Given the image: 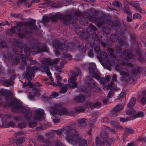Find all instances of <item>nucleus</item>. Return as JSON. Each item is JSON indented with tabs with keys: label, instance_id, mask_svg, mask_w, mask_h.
Here are the masks:
<instances>
[{
	"label": "nucleus",
	"instance_id": "nucleus-4",
	"mask_svg": "<svg viewBox=\"0 0 146 146\" xmlns=\"http://www.w3.org/2000/svg\"><path fill=\"white\" fill-rule=\"evenodd\" d=\"M63 132L66 134V139L72 145H75L78 142L79 146H84L86 144V140L81 138L76 131L71 129L70 126L65 127Z\"/></svg>",
	"mask_w": 146,
	"mask_h": 146
},
{
	"label": "nucleus",
	"instance_id": "nucleus-16",
	"mask_svg": "<svg viewBox=\"0 0 146 146\" xmlns=\"http://www.w3.org/2000/svg\"><path fill=\"white\" fill-rule=\"evenodd\" d=\"M51 59L50 58H44L42 60V66L43 68L48 67V65H51Z\"/></svg>",
	"mask_w": 146,
	"mask_h": 146
},
{
	"label": "nucleus",
	"instance_id": "nucleus-25",
	"mask_svg": "<svg viewBox=\"0 0 146 146\" xmlns=\"http://www.w3.org/2000/svg\"><path fill=\"white\" fill-rule=\"evenodd\" d=\"M85 98V95L82 94L76 96L75 98V100L78 102H82L84 101Z\"/></svg>",
	"mask_w": 146,
	"mask_h": 146
},
{
	"label": "nucleus",
	"instance_id": "nucleus-52",
	"mask_svg": "<svg viewBox=\"0 0 146 146\" xmlns=\"http://www.w3.org/2000/svg\"><path fill=\"white\" fill-rule=\"evenodd\" d=\"M124 42L123 39L121 38L119 40L118 44L120 47H122L124 45Z\"/></svg>",
	"mask_w": 146,
	"mask_h": 146
},
{
	"label": "nucleus",
	"instance_id": "nucleus-17",
	"mask_svg": "<svg viewBox=\"0 0 146 146\" xmlns=\"http://www.w3.org/2000/svg\"><path fill=\"white\" fill-rule=\"evenodd\" d=\"M76 80L74 78H70L68 79V81L70 84L72 83V84H69V88L73 89L76 88L78 85V83L76 82Z\"/></svg>",
	"mask_w": 146,
	"mask_h": 146
},
{
	"label": "nucleus",
	"instance_id": "nucleus-58",
	"mask_svg": "<svg viewBox=\"0 0 146 146\" xmlns=\"http://www.w3.org/2000/svg\"><path fill=\"white\" fill-rule=\"evenodd\" d=\"M90 74L94 75V77L98 80H99L100 79V75L96 73L95 71L93 74Z\"/></svg>",
	"mask_w": 146,
	"mask_h": 146
},
{
	"label": "nucleus",
	"instance_id": "nucleus-63",
	"mask_svg": "<svg viewBox=\"0 0 146 146\" xmlns=\"http://www.w3.org/2000/svg\"><path fill=\"white\" fill-rule=\"evenodd\" d=\"M60 60V58H57L53 60L52 62L51 61V64L52 65L53 64H56L59 62Z\"/></svg>",
	"mask_w": 146,
	"mask_h": 146
},
{
	"label": "nucleus",
	"instance_id": "nucleus-30",
	"mask_svg": "<svg viewBox=\"0 0 146 146\" xmlns=\"http://www.w3.org/2000/svg\"><path fill=\"white\" fill-rule=\"evenodd\" d=\"M130 5L133 7L135 9L139 5V3L137 1H130Z\"/></svg>",
	"mask_w": 146,
	"mask_h": 146
},
{
	"label": "nucleus",
	"instance_id": "nucleus-55",
	"mask_svg": "<svg viewBox=\"0 0 146 146\" xmlns=\"http://www.w3.org/2000/svg\"><path fill=\"white\" fill-rule=\"evenodd\" d=\"M125 131L128 133H134V130L131 128L125 127Z\"/></svg>",
	"mask_w": 146,
	"mask_h": 146
},
{
	"label": "nucleus",
	"instance_id": "nucleus-19",
	"mask_svg": "<svg viewBox=\"0 0 146 146\" xmlns=\"http://www.w3.org/2000/svg\"><path fill=\"white\" fill-rule=\"evenodd\" d=\"M87 119L84 118H83L79 119L78 121V123L80 127H83L86 126L87 125L86 123L87 121Z\"/></svg>",
	"mask_w": 146,
	"mask_h": 146
},
{
	"label": "nucleus",
	"instance_id": "nucleus-13",
	"mask_svg": "<svg viewBox=\"0 0 146 146\" xmlns=\"http://www.w3.org/2000/svg\"><path fill=\"white\" fill-rule=\"evenodd\" d=\"M14 54L10 52H8L4 54V57L10 60H12V63L14 64H17L20 62V60L16 56H14Z\"/></svg>",
	"mask_w": 146,
	"mask_h": 146
},
{
	"label": "nucleus",
	"instance_id": "nucleus-8",
	"mask_svg": "<svg viewBox=\"0 0 146 146\" xmlns=\"http://www.w3.org/2000/svg\"><path fill=\"white\" fill-rule=\"evenodd\" d=\"M35 116L33 115L32 117L30 120H27L29 121L28 122L29 126L32 128L36 126L38 121L41 119L44 113V110L41 109H37L35 110Z\"/></svg>",
	"mask_w": 146,
	"mask_h": 146
},
{
	"label": "nucleus",
	"instance_id": "nucleus-50",
	"mask_svg": "<svg viewBox=\"0 0 146 146\" xmlns=\"http://www.w3.org/2000/svg\"><path fill=\"white\" fill-rule=\"evenodd\" d=\"M12 83V81H9V80H7L3 83V84L5 86L9 87V86Z\"/></svg>",
	"mask_w": 146,
	"mask_h": 146
},
{
	"label": "nucleus",
	"instance_id": "nucleus-33",
	"mask_svg": "<svg viewBox=\"0 0 146 146\" xmlns=\"http://www.w3.org/2000/svg\"><path fill=\"white\" fill-rule=\"evenodd\" d=\"M94 49L96 54L97 55H99L101 52L100 50V46L98 45H96L94 47Z\"/></svg>",
	"mask_w": 146,
	"mask_h": 146
},
{
	"label": "nucleus",
	"instance_id": "nucleus-45",
	"mask_svg": "<svg viewBox=\"0 0 146 146\" xmlns=\"http://www.w3.org/2000/svg\"><path fill=\"white\" fill-rule=\"evenodd\" d=\"M84 111V108L83 107H80L75 109V112L80 113Z\"/></svg>",
	"mask_w": 146,
	"mask_h": 146
},
{
	"label": "nucleus",
	"instance_id": "nucleus-41",
	"mask_svg": "<svg viewBox=\"0 0 146 146\" xmlns=\"http://www.w3.org/2000/svg\"><path fill=\"white\" fill-rule=\"evenodd\" d=\"M25 53L27 56H29L30 54V49L29 47H26L24 50Z\"/></svg>",
	"mask_w": 146,
	"mask_h": 146
},
{
	"label": "nucleus",
	"instance_id": "nucleus-62",
	"mask_svg": "<svg viewBox=\"0 0 146 146\" xmlns=\"http://www.w3.org/2000/svg\"><path fill=\"white\" fill-rule=\"evenodd\" d=\"M37 139L40 141L44 142V137L41 135H39L38 136Z\"/></svg>",
	"mask_w": 146,
	"mask_h": 146
},
{
	"label": "nucleus",
	"instance_id": "nucleus-44",
	"mask_svg": "<svg viewBox=\"0 0 146 146\" xmlns=\"http://www.w3.org/2000/svg\"><path fill=\"white\" fill-rule=\"evenodd\" d=\"M108 50L110 53V55L112 56L114 58H115L116 56L115 55V54L114 53V50L111 48H108Z\"/></svg>",
	"mask_w": 146,
	"mask_h": 146
},
{
	"label": "nucleus",
	"instance_id": "nucleus-47",
	"mask_svg": "<svg viewBox=\"0 0 146 146\" xmlns=\"http://www.w3.org/2000/svg\"><path fill=\"white\" fill-rule=\"evenodd\" d=\"M18 127L20 129H22L25 128L27 125V123H20L18 124Z\"/></svg>",
	"mask_w": 146,
	"mask_h": 146
},
{
	"label": "nucleus",
	"instance_id": "nucleus-21",
	"mask_svg": "<svg viewBox=\"0 0 146 146\" xmlns=\"http://www.w3.org/2000/svg\"><path fill=\"white\" fill-rule=\"evenodd\" d=\"M90 67L89 68V73L90 74L94 73V72L96 65L94 63H90L89 64Z\"/></svg>",
	"mask_w": 146,
	"mask_h": 146
},
{
	"label": "nucleus",
	"instance_id": "nucleus-64",
	"mask_svg": "<svg viewBox=\"0 0 146 146\" xmlns=\"http://www.w3.org/2000/svg\"><path fill=\"white\" fill-rule=\"evenodd\" d=\"M25 133V131H21L19 132H18L16 133H15L14 135H15L17 136H21L24 135Z\"/></svg>",
	"mask_w": 146,
	"mask_h": 146
},
{
	"label": "nucleus",
	"instance_id": "nucleus-14",
	"mask_svg": "<svg viewBox=\"0 0 146 146\" xmlns=\"http://www.w3.org/2000/svg\"><path fill=\"white\" fill-rule=\"evenodd\" d=\"M100 136L102 138V146H111V140L110 139H108L107 135L106 133H101L100 134Z\"/></svg>",
	"mask_w": 146,
	"mask_h": 146
},
{
	"label": "nucleus",
	"instance_id": "nucleus-53",
	"mask_svg": "<svg viewBox=\"0 0 146 146\" xmlns=\"http://www.w3.org/2000/svg\"><path fill=\"white\" fill-rule=\"evenodd\" d=\"M54 146H65L61 141L59 140H56L55 142Z\"/></svg>",
	"mask_w": 146,
	"mask_h": 146
},
{
	"label": "nucleus",
	"instance_id": "nucleus-18",
	"mask_svg": "<svg viewBox=\"0 0 146 146\" xmlns=\"http://www.w3.org/2000/svg\"><path fill=\"white\" fill-rule=\"evenodd\" d=\"M0 94L2 96H5L6 100L7 101H8L7 97H9L10 95V92L9 90L4 89H2L0 90Z\"/></svg>",
	"mask_w": 146,
	"mask_h": 146
},
{
	"label": "nucleus",
	"instance_id": "nucleus-57",
	"mask_svg": "<svg viewBox=\"0 0 146 146\" xmlns=\"http://www.w3.org/2000/svg\"><path fill=\"white\" fill-rule=\"evenodd\" d=\"M102 104V103L99 102L94 103V108H99L101 106Z\"/></svg>",
	"mask_w": 146,
	"mask_h": 146
},
{
	"label": "nucleus",
	"instance_id": "nucleus-31",
	"mask_svg": "<svg viewBox=\"0 0 146 146\" xmlns=\"http://www.w3.org/2000/svg\"><path fill=\"white\" fill-rule=\"evenodd\" d=\"M3 128L9 127H14L15 126V125L13 122L10 121L7 124L3 125Z\"/></svg>",
	"mask_w": 146,
	"mask_h": 146
},
{
	"label": "nucleus",
	"instance_id": "nucleus-7",
	"mask_svg": "<svg viewBox=\"0 0 146 146\" xmlns=\"http://www.w3.org/2000/svg\"><path fill=\"white\" fill-rule=\"evenodd\" d=\"M88 14L89 13H87L85 14V15L87 16L88 19L90 22L97 23V25L99 27L105 24H110L111 23H113V22L110 19L105 16H101L97 18L91 15H88Z\"/></svg>",
	"mask_w": 146,
	"mask_h": 146
},
{
	"label": "nucleus",
	"instance_id": "nucleus-1",
	"mask_svg": "<svg viewBox=\"0 0 146 146\" xmlns=\"http://www.w3.org/2000/svg\"><path fill=\"white\" fill-rule=\"evenodd\" d=\"M123 57L121 60L123 62L125 63V71L121 72L122 75L121 80L122 81L126 82L129 81L132 83L134 81V78L138 74L142 72L143 69L140 66H134L132 63L129 62L128 61L130 59L133 58V55L129 51L125 50L123 52Z\"/></svg>",
	"mask_w": 146,
	"mask_h": 146
},
{
	"label": "nucleus",
	"instance_id": "nucleus-12",
	"mask_svg": "<svg viewBox=\"0 0 146 146\" xmlns=\"http://www.w3.org/2000/svg\"><path fill=\"white\" fill-rule=\"evenodd\" d=\"M96 29V27L94 25L90 24L89 27L87 29L88 33L90 35H92V38L95 40H97L98 38L97 35L94 32Z\"/></svg>",
	"mask_w": 146,
	"mask_h": 146
},
{
	"label": "nucleus",
	"instance_id": "nucleus-9",
	"mask_svg": "<svg viewBox=\"0 0 146 146\" xmlns=\"http://www.w3.org/2000/svg\"><path fill=\"white\" fill-rule=\"evenodd\" d=\"M38 66H34L31 67L30 66H28L26 67V71L25 73V76L28 80V85L30 88H32L34 86V84L31 81L32 80V76H34L35 71L38 70Z\"/></svg>",
	"mask_w": 146,
	"mask_h": 146
},
{
	"label": "nucleus",
	"instance_id": "nucleus-34",
	"mask_svg": "<svg viewBox=\"0 0 146 146\" xmlns=\"http://www.w3.org/2000/svg\"><path fill=\"white\" fill-rule=\"evenodd\" d=\"M124 12L126 13L128 15H129L130 16H131L132 14L131 13V11L129 7L126 8H123Z\"/></svg>",
	"mask_w": 146,
	"mask_h": 146
},
{
	"label": "nucleus",
	"instance_id": "nucleus-23",
	"mask_svg": "<svg viewBox=\"0 0 146 146\" xmlns=\"http://www.w3.org/2000/svg\"><path fill=\"white\" fill-rule=\"evenodd\" d=\"M69 85V84H64L62 86L61 90L59 91V92L60 93L62 94L66 92L68 89Z\"/></svg>",
	"mask_w": 146,
	"mask_h": 146
},
{
	"label": "nucleus",
	"instance_id": "nucleus-15",
	"mask_svg": "<svg viewBox=\"0 0 146 146\" xmlns=\"http://www.w3.org/2000/svg\"><path fill=\"white\" fill-rule=\"evenodd\" d=\"M20 58L21 62V64L19 68L23 70L25 69L27 64V62L25 56L24 54H21L20 56Z\"/></svg>",
	"mask_w": 146,
	"mask_h": 146
},
{
	"label": "nucleus",
	"instance_id": "nucleus-10",
	"mask_svg": "<svg viewBox=\"0 0 146 146\" xmlns=\"http://www.w3.org/2000/svg\"><path fill=\"white\" fill-rule=\"evenodd\" d=\"M13 44L15 45L13 48L14 53L16 54H20L23 52V47L21 46V42L17 40L13 39Z\"/></svg>",
	"mask_w": 146,
	"mask_h": 146
},
{
	"label": "nucleus",
	"instance_id": "nucleus-27",
	"mask_svg": "<svg viewBox=\"0 0 146 146\" xmlns=\"http://www.w3.org/2000/svg\"><path fill=\"white\" fill-rule=\"evenodd\" d=\"M118 38V36L115 33L111 34L110 37V40L113 42H116Z\"/></svg>",
	"mask_w": 146,
	"mask_h": 146
},
{
	"label": "nucleus",
	"instance_id": "nucleus-61",
	"mask_svg": "<svg viewBox=\"0 0 146 146\" xmlns=\"http://www.w3.org/2000/svg\"><path fill=\"white\" fill-rule=\"evenodd\" d=\"M0 46L2 48L6 47L5 41L4 40H2L0 42Z\"/></svg>",
	"mask_w": 146,
	"mask_h": 146
},
{
	"label": "nucleus",
	"instance_id": "nucleus-29",
	"mask_svg": "<svg viewBox=\"0 0 146 146\" xmlns=\"http://www.w3.org/2000/svg\"><path fill=\"white\" fill-rule=\"evenodd\" d=\"M123 108V105H116L114 108L113 110L116 112H117L122 110Z\"/></svg>",
	"mask_w": 146,
	"mask_h": 146
},
{
	"label": "nucleus",
	"instance_id": "nucleus-51",
	"mask_svg": "<svg viewBox=\"0 0 146 146\" xmlns=\"http://www.w3.org/2000/svg\"><path fill=\"white\" fill-rule=\"evenodd\" d=\"M133 18L134 19H141L142 18V16L139 13H135L133 14Z\"/></svg>",
	"mask_w": 146,
	"mask_h": 146
},
{
	"label": "nucleus",
	"instance_id": "nucleus-60",
	"mask_svg": "<svg viewBox=\"0 0 146 146\" xmlns=\"http://www.w3.org/2000/svg\"><path fill=\"white\" fill-rule=\"evenodd\" d=\"M110 123L112 126L115 127L117 129H118L120 127L118 125H116V122L115 121H110Z\"/></svg>",
	"mask_w": 146,
	"mask_h": 146
},
{
	"label": "nucleus",
	"instance_id": "nucleus-6",
	"mask_svg": "<svg viewBox=\"0 0 146 146\" xmlns=\"http://www.w3.org/2000/svg\"><path fill=\"white\" fill-rule=\"evenodd\" d=\"M53 46L55 48L60 49L63 52L62 56V59L66 58L68 59H72V56L69 53H65V52L68 51V49L70 51H72L76 48V46L74 43L70 42L69 43L68 46H67L64 43L57 40L53 41Z\"/></svg>",
	"mask_w": 146,
	"mask_h": 146
},
{
	"label": "nucleus",
	"instance_id": "nucleus-49",
	"mask_svg": "<svg viewBox=\"0 0 146 146\" xmlns=\"http://www.w3.org/2000/svg\"><path fill=\"white\" fill-rule=\"evenodd\" d=\"M10 15L12 17H15V18H21L22 17V15L21 14L18 13H11Z\"/></svg>",
	"mask_w": 146,
	"mask_h": 146
},
{
	"label": "nucleus",
	"instance_id": "nucleus-26",
	"mask_svg": "<svg viewBox=\"0 0 146 146\" xmlns=\"http://www.w3.org/2000/svg\"><path fill=\"white\" fill-rule=\"evenodd\" d=\"M136 102V98H132L127 104V107L129 108H131L135 105Z\"/></svg>",
	"mask_w": 146,
	"mask_h": 146
},
{
	"label": "nucleus",
	"instance_id": "nucleus-59",
	"mask_svg": "<svg viewBox=\"0 0 146 146\" xmlns=\"http://www.w3.org/2000/svg\"><path fill=\"white\" fill-rule=\"evenodd\" d=\"M43 68L44 70H45L46 71V73L47 74L48 76H51V74L50 72L49 67H47V68Z\"/></svg>",
	"mask_w": 146,
	"mask_h": 146
},
{
	"label": "nucleus",
	"instance_id": "nucleus-20",
	"mask_svg": "<svg viewBox=\"0 0 146 146\" xmlns=\"http://www.w3.org/2000/svg\"><path fill=\"white\" fill-rule=\"evenodd\" d=\"M99 55L100 56H97V58L101 60L107 58L108 57L107 54L104 51L101 52Z\"/></svg>",
	"mask_w": 146,
	"mask_h": 146
},
{
	"label": "nucleus",
	"instance_id": "nucleus-40",
	"mask_svg": "<svg viewBox=\"0 0 146 146\" xmlns=\"http://www.w3.org/2000/svg\"><path fill=\"white\" fill-rule=\"evenodd\" d=\"M40 88H36L33 87L32 89V92L35 94H38L39 96L40 95V94L39 92Z\"/></svg>",
	"mask_w": 146,
	"mask_h": 146
},
{
	"label": "nucleus",
	"instance_id": "nucleus-39",
	"mask_svg": "<svg viewBox=\"0 0 146 146\" xmlns=\"http://www.w3.org/2000/svg\"><path fill=\"white\" fill-rule=\"evenodd\" d=\"M85 106L87 108H90L91 109L94 108V103L90 102L86 103Z\"/></svg>",
	"mask_w": 146,
	"mask_h": 146
},
{
	"label": "nucleus",
	"instance_id": "nucleus-2",
	"mask_svg": "<svg viewBox=\"0 0 146 146\" xmlns=\"http://www.w3.org/2000/svg\"><path fill=\"white\" fill-rule=\"evenodd\" d=\"M79 17H80L79 18V22L80 24L85 25L87 23L88 21L86 20V18L83 16L82 13L79 11H76L74 14L69 13L64 15L58 13L50 17V19L53 22H56L58 19H62L63 24L65 25H66L71 23L72 25L76 24Z\"/></svg>",
	"mask_w": 146,
	"mask_h": 146
},
{
	"label": "nucleus",
	"instance_id": "nucleus-37",
	"mask_svg": "<svg viewBox=\"0 0 146 146\" xmlns=\"http://www.w3.org/2000/svg\"><path fill=\"white\" fill-rule=\"evenodd\" d=\"M135 111L133 108H130L126 111V115H131L135 113Z\"/></svg>",
	"mask_w": 146,
	"mask_h": 146
},
{
	"label": "nucleus",
	"instance_id": "nucleus-11",
	"mask_svg": "<svg viewBox=\"0 0 146 146\" xmlns=\"http://www.w3.org/2000/svg\"><path fill=\"white\" fill-rule=\"evenodd\" d=\"M51 110L53 113L59 115H64L67 113L66 110L62 109V105L60 104L55 105L54 106L52 107Z\"/></svg>",
	"mask_w": 146,
	"mask_h": 146
},
{
	"label": "nucleus",
	"instance_id": "nucleus-24",
	"mask_svg": "<svg viewBox=\"0 0 146 146\" xmlns=\"http://www.w3.org/2000/svg\"><path fill=\"white\" fill-rule=\"evenodd\" d=\"M32 48L33 50L32 51V53L33 54L41 53V50L38 46H33L32 47Z\"/></svg>",
	"mask_w": 146,
	"mask_h": 146
},
{
	"label": "nucleus",
	"instance_id": "nucleus-22",
	"mask_svg": "<svg viewBox=\"0 0 146 146\" xmlns=\"http://www.w3.org/2000/svg\"><path fill=\"white\" fill-rule=\"evenodd\" d=\"M89 86L91 89H94L96 86V83L95 80L92 78H90L88 82Z\"/></svg>",
	"mask_w": 146,
	"mask_h": 146
},
{
	"label": "nucleus",
	"instance_id": "nucleus-32",
	"mask_svg": "<svg viewBox=\"0 0 146 146\" xmlns=\"http://www.w3.org/2000/svg\"><path fill=\"white\" fill-rule=\"evenodd\" d=\"M96 143L97 146H102V141L99 137H96Z\"/></svg>",
	"mask_w": 146,
	"mask_h": 146
},
{
	"label": "nucleus",
	"instance_id": "nucleus-56",
	"mask_svg": "<svg viewBox=\"0 0 146 146\" xmlns=\"http://www.w3.org/2000/svg\"><path fill=\"white\" fill-rule=\"evenodd\" d=\"M13 118L14 120L19 122L21 119V116H16L13 117Z\"/></svg>",
	"mask_w": 146,
	"mask_h": 146
},
{
	"label": "nucleus",
	"instance_id": "nucleus-36",
	"mask_svg": "<svg viewBox=\"0 0 146 146\" xmlns=\"http://www.w3.org/2000/svg\"><path fill=\"white\" fill-rule=\"evenodd\" d=\"M78 48L81 53H85L86 52V50L84 46L82 45H78Z\"/></svg>",
	"mask_w": 146,
	"mask_h": 146
},
{
	"label": "nucleus",
	"instance_id": "nucleus-48",
	"mask_svg": "<svg viewBox=\"0 0 146 146\" xmlns=\"http://www.w3.org/2000/svg\"><path fill=\"white\" fill-rule=\"evenodd\" d=\"M57 84L55 83L54 82H53L52 83V84L55 86H56L57 85L58 86H62L64 85L63 83H62L60 82V80H57Z\"/></svg>",
	"mask_w": 146,
	"mask_h": 146
},
{
	"label": "nucleus",
	"instance_id": "nucleus-38",
	"mask_svg": "<svg viewBox=\"0 0 146 146\" xmlns=\"http://www.w3.org/2000/svg\"><path fill=\"white\" fill-rule=\"evenodd\" d=\"M133 119V117L131 116L129 117H127L126 118H123L122 117H120L119 120L121 122H124L127 121L128 120H131Z\"/></svg>",
	"mask_w": 146,
	"mask_h": 146
},
{
	"label": "nucleus",
	"instance_id": "nucleus-28",
	"mask_svg": "<svg viewBox=\"0 0 146 146\" xmlns=\"http://www.w3.org/2000/svg\"><path fill=\"white\" fill-rule=\"evenodd\" d=\"M25 138L23 137H21L16 141V144L17 145H19L23 143L25 140Z\"/></svg>",
	"mask_w": 146,
	"mask_h": 146
},
{
	"label": "nucleus",
	"instance_id": "nucleus-42",
	"mask_svg": "<svg viewBox=\"0 0 146 146\" xmlns=\"http://www.w3.org/2000/svg\"><path fill=\"white\" fill-rule=\"evenodd\" d=\"M73 28L75 29V31L78 34L80 35L83 31V29L82 28H78L77 26V28L75 27V28Z\"/></svg>",
	"mask_w": 146,
	"mask_h": 146
},
{
	"label": "nucleus",
	"instance_id": "nucleus-35",
	"mask_svg": "<svg viewBox=\"0 0 146 146\" xmlns=\"http://www.w3.org/2000/svg\"><path fill=\"white\" fill-rule=\"evenodd\" d=\"M143 112H141L135 114V115L132 116H131L133 117V118L134 119L135 118L138 117H142L143 116Z\"/></svg>",
	"mask_w": 146,
	"mask_h": 146
},
{
	"label": "nucleus",
	"instance_id": "nucleus-54",
	"mask_svg": "<svg viewBox=\"0 0 146 146\" xmlns=\"http://www.w3.org/2000/svg\"><path fill=\"white\" fill-rule=\"evenodd\" d=\"M123 4L124 8H127V7H129V5H130V2H129L127 1H123Z\"/></svg>",
	"mask_w": 146,
	"mask_h": 146
},
{
	"label": "nucleus",
	"instance_id": "nucleus-3",
	"mask_svg": "<svg viewBox=\"0 0 146 146\" xmlns=\"http://www.w3.org/2000/svg\"><path fill=\"white\" fill-rule=\"evenodd\" d=\"M36 23V21L33 19L28 22H18L16 24L18 28L14 26L11 29L10 32L18 34L20 38H23L31 33L33 30H37Z\"/></svg>",
	"mask_w": 146,
	"mask_h": 146
},
{
	"label": "nucleus",
	"instance_id": "nucleus-43",
	"mask_svg": "<svg viewBox=\"0 0 146 146\" xmlns=\"http://www.w3.org/2000/svg\"><path fill=\"white\" fill-rule=\"evenodd\" d=\"M79 73L78 72L76 71H73L72 72L71 77L70 78H74L76 80V77L78 76Z\"/></svg>",
	"mask_w": 146,
	"mask_h": 146
},
{
	"label": "nucleus",
	"instance_id": "nucleus-46",
	"mask_svg": "<svg viewBox=\"0 0 146 146\" xmlns=\"http://www.w3.org/2000/svg\"><path fill=\"white\" fill-rule=\"evenodd\" d=\"M51 20L50 17H48L47 16L45 15L43 17V21L45 22H49Z\"/></svg>",
	"mask_w": 146,
	"mask_h": 146
},
{
	"label": "nucleus",
	"instance_id": "nucleus-5",
	"mask_svg": "<svg viewBox=\"0 0 146 146\" xmlns=\"http://www.w3.org/2000/svg\"><path fill=\"white\" fill-rule=\"evenodd\" d=\"M9 106H12L11 111L13 112L18 113L22 111L24 114V117L26 120H30L32 117V112L30 111V108L27 107H23L19 104L17 99L11 100Z\"/></svg>",
	"mask_w": 146,
	"mask_h": 146
}]
</instances>
